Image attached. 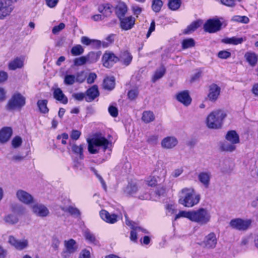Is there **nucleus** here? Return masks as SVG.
<instances>
[{
  "label": "nucleus",
  "mask_w": 258,
  "mask_h": 258,
  "mask_svg": "<svg viewBox=\"0 0 258 258\" xmlns=\"http://www.w3.org/2000/svg\"><path fill=\"white\" fill-rule=\"evenodd\" d=\"M200 195L196 193L192 188H184L180 192L178 203L183 206L191 208L197 205L200 200Z\"/></svg>",
  "instance_id": "f257e3e1"
},
{
  "label": "nucleus",
  "mask_w": 258,
  "mask_h": 258,
  "mask_svg": "<svg viewBox=\"0 0 258 258\" xmlns=\"http://www.w3.org/2000/svg\"><path fill=\"white\" fill-rule=\"evenodd\" d=\"M226 112L222 110H216L211 112L207 117L206 124L209 128H220L223 120L226 117Z\"/></svg>",
  "instance_id": "f03ea898"
},
{
  "label": "nucleus",
  "mask_w": 258,
  "mask_h": 258,
  "mask_svg": "<svg viewBox=\"0 0 258 258\" xmlns=\"http://www.w3.org/2000/svg\"><path fill=\"white\" fill-rule=\"evenodd\" d=\"M88 150L90 153L95 154L99 152L98 147H101L105 151L108 147L109 142L102 136H94L91 139H88Z\"/></svg>",
  "instance_id": "7ed1b4c3"
},
{
  "label": "nucleus",
  "mask_w": 258,
  "mask_h": 258,
  "mask_svg": "<svg viewBox=\"0 0 258 258\" xmlns=\"http://www.w3.org/2000/svg\"><path fill=\"white\" fill-rule=\"evenodd\" d=\"M211 219V215L208 210L200 208L197 210L191 211L190 220L200 225L207 224Z\"/></svg>",
  "instance_id": "20e7f679"
},
{
  "label": "nucleus",
  "mask_w": 258,
  "mask_h": 258,
  "mask_svg": "<svg viewBox=\"0 0 258 258\" xmlns=\"http://www.w3.org/2000/svg\"><path fill=\"white\" fill-rule=\"evenodd\" d=\"M25 104L26 98L20 93L15 92L8 101L6 108L9 110L21 109Z\"/></svg>",
  "instance_id": "39448f33"
},
{
  "label": "nucleus",
  "mask_w": 258,
  "mask_h": 258,
  "mask_svg": "<svg viewBox=\"0 0 258 258\" xmlns=\"http://www.w3.org/2000/svg\"><path fill=\"white\" fill-rule=\"evenodd\" d=\"M252 221L250 219H242L241 218H235L231 220L229 225L233 229L239 230H246L251 225Z\"/></svg>",
  "instance_id": "423d86ee"
},
{
  "label": "nucleus",
  "mask_w": 258,
  "mask_h": 258,
  "mask_svg": "<svg viewBox=\"0 0 258 258\" xmlns=\"http://www.w3.org/2000/svg\"><path fill=\"white\" fill-rule=\"evenodd\" d=\"M14 9L12 0H0V20L9 16Z\"/></svg>",
  "instance_id": "0eeeda50"
},
{
  "label": "nucleus",
  "mask_w": 258,
  "mask_h": 258,
  "mask_svg": "<svg viewBox=\"0 0 258 258\" xmlns=\"http://www.w3.org/2000/svg\"><path fill=\"white\" fill-rule=\"evenodd\" d=\"M64 249L62 250L61 255L62 258H69L71 254L75 252L78 248L76 242L73 239L64 241Z\"/></svg>",
  "instance_id": "6e6552de"
},
{
  "label": "nucleus",
  "mask_w": 258,
  "mask_h": 258,
  "mask_svg": "<svg viewBox=\"0 0 258 258\" xmlns=\"http://www.w3.org/2000/svg\"><path fill=\"white\" fill-rule=\"evenodd\" d=\"M18 200L25 205H30L34 203V199L33 196L23 189H18L16 193Z\"/></svg>",
  "instance_id": "1a4fd4ad"
},
{
  "label": "nucleus",
  "mask_w": 258,
  "mask_h": 258,
  "mask_svg": "<svg viewBox=\"0 0 258 258\" xmlns=\"http://www.w3.org/2000/svg\"><path fill=\"white\" fill-rule=\"evenodd\" d=\"M31 209L33 213L40 217H45L49 214L48 208L44 205L38 203L32 204Z\"/></svg>",
  "instance_id": "9d476101"
},
{
  "label": "nucleus",
  "mask_w": 258,
  "mask_h": 258,
  "mask_svg": "<svg viewBox=\"0 0 258 258\" xmlns=\"http://www.w3.org/2000/svg\"><path fill=\"white\" fill-rule=\"evenodd\" d=\"M221 23L219 20L209 19L204 25V30L206 32L212 33L220 30Z\"/></svg>",
  "instance_id": "9b49d317"
},
{
  "label": "nucleus",
  "mask_w": 258,
  "mask_h": 258,
  "mask_svg": "<svg viewBox=\"0 0 258 258\" xmlns=\"http://www.w3.org/2000/svg\"><path fill=\"white\" fill-rule=\"evenodd\" d=\"M217 239L214 233L211 232L207 235L201 242V245L207 249H213L217 244Z\"/></svg>",
  "instance_id": "f8f14e48"
},
{
  "label": "nucleus",
  "mask_w": 258,
  "mask_h": 258,
  "mask_svg": "<svg viewBox=\"0 0 258 258\" xmlns=\"http://www.w3.org/2000/svg\"><path fill=\"white\" fill-rule=\"evenodd\" d=\"M118 60V58L114 54L110 52H105L102 58L103 66L108 68L111 67Z\"/></svg>",
  "instance_id": "ddd939ff"
},
{
  "label": "nucleus",
  "mask_w": 258,
  "mask_h": 258,
  "mask_svg": "<svg viewBox=\"0 0 258 258\" xmlns=\"http://www.w3.org/2000/svg\"><path fill=\"white\" fill-rule=\"evenodd\" d=\"M8 241L10 244L20 250L26 248L29 243L27 239L18 240L13 236H9Z\"/></svg>",
  "instance_id": "4468645a"
},
{
  "label": "nucleus",
  "mask_w": 258,
  "mask_h": 258,
  "mask_svg": "<svg viewBox=\"0 0 258 258\" xmlns=\"http://www.w3.org/2000/svg\"><path fill=\"white\" fill-rule=\"evenodd\" d=\"M178 143V140L174 136H168L164 138L161 142L162 148L170 150L175 147Z\"/></svg>",
  "instance_id": "2eb2a0df"
},
{
  "label": "nucleus",
  "mask_w": 258,
  "mask_h": 258,
  "mask_svg": "<svg viewBox=\"0 0 258 258\" xmlns=\"http://www.w3.org/2000/svg\"><path fill=\"white\" fill-rule=\"evenodd\" d=\"M208 97L209 100L215 101L220 95L221 88L216 84H212L209 86Z\"/></svg>",
  "instance_id": "dca6fc26"
},
{
  "label": "nucleus",
  "mask_w": 258,
  "mask_h": 258,
  "mask_svg": "<svg viewBox=\"0 0 258 258\" xmlns=\"http://www.w3.org/2000/svg\"><path fill=\"white\" fill-rule=\"evenodd\" d=\"M176 99L184 106H188L191 102V98L187 91H183L176 95Z\"/></svg>",
  "instance_id": "f3484780"
},
{
  "label": "nucleus",
  "mask_w": 258,
  "mask_h": 258,
  "mask_svg": "<svg viewBox=\"0 0 258 258\" xmlns=\"http://www.w3.org/2000/svg\"><path fill=\"white\" fill-rule=\"evenodd\" d=\"M120 27L124 30H128L132 28L135 24V19L132 16L123 17L120 19Z\"/></svg>",
  "instance_id": "a211bd4d"
},
{
  "label": "nucleus",
  "mask_w": 258,
  "mask_h": 258,
  "mask_svg": "<svg viewBox=\"0 0 258 258\" xmlns=\"http://www.w3.org/2000/svg\"><path fill=\"white\" fill-rule=\"evenodd\" d=\"M99 95L98 87L96 85H94L88 89L86 92L85 100L88 102L93 101Z\"/></svg>",
  "instance_id": "6ab92c4d"
},
{
  "label": "nucleus",
  "mask_w": 258,
  "mask_h": 258,
  "mask_svg": "<svg viewBox=\"0 0 258 258\" xmlns=\"http://www.w3.org/2000/svg\"><path fill=\"white\" fill-rule=\"evenodd\" d=\"M100 216L102 220L109 223H114L117 221L116 214H110L107 211L102 210L100 212Z\"/></svg>",
  "instance_id": "aec40b11"
},
{
  "label": "nucleus",
  "mask_w": 258,
  "mask_h": 258,
  "mask_svg": "<svg viewBox=\"0 0 258 258\" xmlns=\"http://www.w3.org/2000/svg\"><path fill=\"white\" fill-rule=\"evenodd\" d=\"M53 95L55 99L62 104H66L68 102V98L64 94L62 91L59 88L53 90Z\"/></svg>",
  "instance_id": "412c9836"
},
{
  "label": "nucleus",
  "mask_w": 258,
  "mask_h": 258,
  "mask_svg": "<svg viewBox=\"0 0 258 258\" xmlns=\"http://www.w3.org/2000/svg\"><path fill=\"white\" fill-rule=\"evenodd\" d=\"M211 174L209 171L202 172L198 175L199 181L204 185L206 188H208L210 185Z\"/></svg>",
  "instance_id": "4be33fe9"
},
{
  "label": "nucleus",
  "mask_w": 258,
  "mask_h": 258,
  "mask_svg": "<svg viewBox=\"0 0 258 258\" xmlns=\"http://www.w3.org/2000/svg\"><path fill=\"white\" fill-rule=\"evenodd\" d=\"M12 135V129L10 127H5L0 131V142L6 143Z\"/></svg>",
  "instance_id": "5701e85b"
},
{
  "label": "nucleus",
  "mask_w": 258,
  "mask_h": 258,
  "mask_svg": "<svg viewBox=\"0 0 258 258\" xmlns=\"http://www.w3.org/2000/svg\"><path fill=\"white\" fill-rule=\"evenodd\" d=\"M24 65V60L22 58L16 57L10 61L8 64V68L10 70H16L17 69H20Z\"/></svg>",
  "instance_id": "b1692460"
},
{
  "label": "nucleus",
  "mask_w": 258,
  "mask_h": 258,
  "mask_svg": "<svg viewBox=\"0 0 258 258\" xmlns=\"http://www.w3.org/2000/svg\"><path fill=\"white\" fill-rule=\"evenodd\" d=\"M226 141L234 144H238L239 142V136L235 131H229L226 135Z\"/></svg>",
  "instance_id": "393cba45"
},
{
  "label": "nucleus",
  "mask_w": 258,
  "mask_h": 258,
  "mask_svg": "<svg viewBox=\"0 0 258 258\" xmlns=\"http://www.w3.org/2000/svg\"><path fill=\"white\" fill-rule=\"evenodd\" d=\"M244 57L251 66L254 67L256 65L257 61V56L255 53L247 52L244 55Z\"/></svg>",
  "instance_id": "a878e982"
},
{
  "label": "nucleus",
  "mask_w": 258,
  "mask_h": 258,
  "mask_svg": "<svg viewBox=\"0 0 258 258\" xmlns=\"http://www.w3.org/2000/svg\"><path fill=\"white\" fill-rule=\"evenodd\" d=\"M103 88L108 90H111L115 87V79L114 77H107L104 80Z\"/></svg>",
  "instance_id": "bb28decb"
},
{
  "label": "nucleus",
  "mask_w": 258,
  "mask_h": 258,
  "mask_svg": "<svg viewBox=\"0 0 258 258\" xmlns=\"http://www.w3.org/2000/svg\"><path fill=\"white\" fill-rule=\"evenodd\" d=\"M84 145L81 144L80 145H77L76 144H73L72 146V151L76 155H79L80 159H84Z\"/></svg>",
  "instance_id": "cd10ccee"
},
{
  "label": "nucleus",
  "mask_w": 258,
  "mask_h": 258,
  "mask_svg": "<svg viewBox=\"0 0 258 258\" xmlns=\"http://www.w3.org/2000/svg\"><path fill=\"white\" fill-rule=\"evenodd\" d=\"M165 72H166L165 68L163 66H161L159 69H157L155 71L154 75L152 77V82L155 83L157 80L162 78L164 76V75H165Z\"/></svg>",
  "instance_id": "c85d7f7f"
},
{
  "label": "nucleus",
  "mask_w": 258,
  "mask_h": 258,
  "mask_svg": "<svg viewBox=\"0 0 258 258\" xmlns=\"http://www.w3.org/2000/svg\"><path fill=\"white\" fill-rule=\"evenodd\" d=\"M201 20H197L192 22L184 30V33L189 34L192 32L195 31L198 28H199L202 24Z\"/></svg>",
  "instance_id": "c756f323"
},
{
  "label": "nucleus",
  "mask_w": 258,
  "mask_h": 258,
  "mask_svg": "<svg viewBox=\"0 0 258 258\" xmlns=\"http://www.w3.org/2000/svg\"><path fill=\"white\" fill-rule=\"evenodd\" d=\"M220 148L223 151L231 152L236 149V146L233 143H231L228 141H225L221 143Z\"/></svg>",
  "instance_id": "7c9ffc66"
},
{
  "label": "nucleus",
  "mask_w": 258,
  "mask_h": 258,
  "mask_svg": "<svg viewBox=\"0 0 258 258\" xmlns=\"http://www.w3.org/2000/svg\"><path fill=\"white\" fill-rule=\"evenodd\" d=\"M98 11L105 16H108L111 13V6L109 4H104L98 7Z\"/></svg>",
  "instance_id": "2f4dec72"
},
{
  "label": "nucleus",
  "mask_w": 258,
  "mask_h": 258,
  "mask_svg": "<svg viewBox=\"0 0 258 258\" xmlns=\"http://www.w3.org/2000/svg\"><path fill=\"white\" fill-rule=\"evenodd\" d=\"M48 101L46 99L39 100L37 104L39 111L42 113H47L49 111V109L47 106Z\"/></svg>",
  "instance_id": "473e14b6"
},
{
  "label": "nucleus",
  "mask_w": 258,
  "mask_h": 258,
  "mask_svg": "<svg viewBox=\"0 0 258 258\" xmlns=\"http://www.w3.org/2000/svg\"><path fill=\"white\" fill-rule=\"evenodd\" d=\"M142 120L146 123H149L155 119V116L153 112L151 111H145L143 113Z\"/></svg>",
  "instance_id": "72a5a7b5"
},
{
  "label": "nucleus",
  "mask_w": 258,
  "mask_h": 258,
  "mask_svg": "<svg viewBox=\"0 0 258 258\" xmlns=\"http://www.w3.org/2000/svg\"><path fill=\"white\" fill-rule=\"evenodd\" d=\"M132 59V55L127 51L123 52L120 56V61L125 66L129 65Z\"/></svg>",
  "instance_id": "f704fd0d"
},
{
  "label": "nucleus",
  "mask_w": 258,
  "mask_h": 258,
  "mask_svg": "<svg viewBox=\"0 0 258 258\" xmlns=\"http://www.w3.org/2000/svg\"><path fill=\"white\" fill-rule=\"evenodd\" d=\"M234 164L232 161L226 160L224 161V166L222 167V172L224 173H230L234 169Z\"/></svg>",
  "instance_id": "c9c22d12"
},
{
  "label": "nucleus",
  "mask_w": 258,
  "mask_h": 258,
  "mask_svg": "<svg viewBox=\"0 0 258 258\" xmlns=\"http://www.w3.org/2000/svg\"><path fill=\"white\" fill-rule=\"evenodd\" d=\"M181 4V0H169L168 3V6L169 9L172 11L178 10Z\"/></svg>",
  "instance_id": "e433bc0d"
},
{
  "label": "nucleus",
  "mask_w": 258,
  "mask_h": 258,
  "mask_svg": "<svg viewBox=\"0 0 258 258\" xmlns=\"http://www.w3.org/2000/svg\"><path fill=\"white\" fill-rule=\"evenodd\" d=\"M243 39L242 38H237L232 37L229 38H226L223 40V42L227 44H232L233 45H237L243 42Z\"/></svg>",
  "instance_id": "4c0bfd02"
},
{
  "label": "nucleus",
  "mask_w": 258,
  "mask_h": 258,
  "mask_svg": "<svg viewBox=\"0 0 258 258\" xmlns=\"http://www.w3.org/2000/svg\"><path fill=\"white\" fill-rule=\"evenodd\" d=\"M4 221L8 224L13 225L17 223L19 219L17 216L10 214L5 217Z\"/></svg>",
  "instance_id": "58836bf2"
},
{
  "label": "nucleus",
  "mask_w": 258,
  "mask_h": 258,
  "mask_svg": "<svg viewBox=\"0 0 258 258\" xmlns=\"http://www.w3.org/2000/svg\"><path fill=\"white\" fill-rule=\"evenodd\" d=\"M127 7L124 4L120 5L117 6L116 9V14L119 19L123 18L127 12Z\"/></svg>",
  "instance_id": "ea45409f"
},
{
  "label": "nucleus",
  "mask_w": 258,
  "mask_h": 258,
  "mask_svg": "<svg viewBox=\"0 0 258 258\" xmlns=\"http://www.w3.org/2000/svg\"><path fill=\"white\" fill-rule=\"evenodd\" d=\"M84 51L83 47L81 45L78 44L72 48L71 52L73 56H77L83 54Z\"/></svg>",
  "instance_id": "a19ab883"
},
{
  "label": "nucleus",
  "mask_w": 258,
  "mask_h": 258,
  "mask_svg": "<svg viewBox=\"0 0 258 258\" xmlns=\"http://www.w3.org/2000/svg\"><path fill=\"white\" fill-rule=\"evenodd\" d=\"M138 190V187L136 185L130 184L125 188L124 192L125 194L133 196Z\"/></svg>",
  "instance_id": "79ce46f5"
},
{
  "label": "nucleus",
  "mask_w": 258,
  "mask_h": 258,
  "mask_svg": "<svg viewBox=\"0 0 258 258\" xmlns=\"http://www.w3.org/2000/svg\"><path fill=\"white\" fill-rule=\"evenodd\" d=\"M86 56L88 58L87 61H89L90 63H93L96 62L98 60L100 54L94 52H90Z\"/></svg>",
  "instance_id": "37998d69"
},
{
  "label": "nucleus",
  "mask_w": 258,
  "mask_h": 258,
  "mask_svg": "<svg viewBox=\"0 0 258 258\" xmlns=\"http://www.w3.org/2000/svg\"><path fill=\"white\" fill-rule=\"evenodd\" d=\"M63 81L66 85H72L76 82V76L73 75H66Z\"/></svg>",
  "instance_id": "c03bdc74"
},
{
  "label": "nucleus",
  "mask_w": 258,
  "mask_h": 258,
  "mask_svg": "<svg viewBox=\"0 0 258 258\" xmlns=\"http://www.w3.org/2000/svg\"><path fill=\"white\" fill-rule=\"evenodd\" d=\"M162 6L163 2L161 0H153L152 8L155 12L158 13L160 11Z\"/></svg>",
  "instance_id": "a18cd8bd"
},
{
  "label": "nucleus",
  "mask_w": 258,
  "mask_h": 258,
  "mask_svg": "<svg viewBox=\"0 0 258 258\" xmlns=\"http://www.w3.org/2000/svg\"><path fill=\"white\" fill-rule=\"evenodd\" d=\"M195 41L192 38L186 39L182 41V47L183 49H187L195 46Z\"/></svg>",
  "instance_id": "49530a36"
},
{
  "label": "nucleus",
  "mask_w": 258,
  "mask_h": 258,
  "mask_svg": "<svg viewBox=\"0 0 258 258\" xmlns=\"http://www.w3.org/2000/svg\"><path fill=\"white\" fill-rule=\"evenodd\" d=\"M232 20L234 22H240L243 24H247L249 22V18L245 16H234L233 17Z\"/></svg>",
  "instance_id": "de8ad7c7"
},
{
  "label": "nucleus",
  "mask_w": 258,
  "mask_h": 258,
  "mask_svg": "<svg viewBox=\"0 0 258 258\" xmlns=\"http://www.w3.org/2000/svg\"><path fill=\"white\" fill-rule=\"evenodd\" d=\"M88 59V58L86 56L76 58L74 60V65L76 66H82L87 62Z\"/></svg>",
  "instance_id": "09e8293b"
},
{
  "label": "nucleus",
  "mask_w": 258,
  "mask_h": 258,
  "mask_svg": "<svg viewBox=\"0 0 258 258\" xmlns=\"http://www.w3.org/2000/svg\"><path fill=\"white\" fill-rule=\"evenodd\" d=\"M81 42L82 44L86 45H90L92 42H95L98 45H100L101 44L100 41L98 40H91L86 36L82 37L81 39Z\"/></svg>",
  "instance_id": "8fccbe9b"
},
{
  "label": "nucleus",
  "mask_w": 258,
  "mask_h": 258,
  "mask_svg": "<svg viewBox=\"0 0 258 258\" xmlns=\"http://www.w3.org/2000/svg\"><path fill=\"white\" fill-rule=\"evenodd\" d=\"M190 214L191 211L188 212L185 211H181L179 212L178 214L176 215L174 220H176L177 219L179 218L184 217L190 220Z\"/></svg>",
  "instance_id": "3c124183"
},
{
  "label": "nucleus",
  "mask_w": 258,
  "mask_h": 258,
  "mask_svg": "<svg viewBox=\"0 0 258 258\" xmlns=\"http://www.w3.org/2000/svg\"><path fill=\"white\" fill-rule=\"evenodd\" d=\"M84 235L85 238L93 243H96V240L95 236L89 231L86 230L84 232Z\"/></svg>",
  "instance_id": "603ef678"
},
{
  "label": "nucleus",
  "mask_w": 258,
  "mask_h": 258,
  "mask_svg": "<svg viewBox=\"0 0 258 258\" xmlns=\"http://www.w3.org/2000/svg\"><path fill=\"white\" fill-rule=\"evenodd\" d=\"M66 211L68 212L71 215L76 217H78L80 215V212L79 209L71 206L67 208Z\"/></svg>",
  "instance_id": "864d4df0"
},
{
  "label": "nucleus",
  "mask_w": 258,
  "mask_h": 258,
  "mask_svg": "<svg viewBox=\"0 0 258 258\" xmlns=\"http://www.w3.org/2000/svg\"><path fill=\"white\" fill-rule=\"evenodd\" d=\"M22 143V140L21 138L18 136L15 137L12 141V146L15 148L20 147Z\"/></svg>",
  "instance_id": "5fc2aeb1"
},
{
  "label": "nucleus",
  "mask_w": 258,
  "mask_h": 258,
  "mask_svg": "<svg viewBox=\"0 0 258 258\" xmlns=\"http://www.w3.org/2000/svg\"><path fill=\"white\" fill-rule=\"evenodd\" d=\"M133 230L131 231L130 239L132 241L136 242L137 240V233L136 230L141 229L140 227H136V228L132 229Z\"/></svg>",
  "instance_id": "6e6d98bb"
},
{
  "label": "nucleus",
  "mask_w": 258,
  "mask_h": 258,
  "mask_svg": "<svg viewBox=\"0 0 258 258\" xmlns=\"http://www.w3.org/2000/svg\"><path fill=\"white\" fill-rule=\"evenodd\" d=\"M218 56L221 59H227L231 56V53L227 50H222L218 52Z\"/></svg>",
  "instance_id": "4d7b16f0"
},
{
  "label": "nucleus",
  "mask_w": 258,
  "mask_h": 258,
  "mask_svg": "<svg viewBox=\"0 0 258 258\" xmlns=\"http://www.w3.org/2000/svg\"><path fill=\"white\" fill-rule=\"evenodd\" d=\"M65 25L63 23H60L58 25L54 27L52 30V33L54 34H58L60 31L63 29Z\"/></svg>",
  "instance_id": "13d9d810"
},
{
  "label": "nucleus",
  "mask_w": 258,
  "mask_h": 258,
  "mask_svg": "<svg viewBox=\"0 0 258 258\" xmlns=\"http://www.w3.org/2000/svg\"><path fill=\"white\" fill-rule=\"evenodd\" d=\"M60 241L58 238L53 237L52 239L51 247L54 250H57L60 244Z\"/></svg>",
  "instance_id": "bf43d9fd"
},
{
  "label": "nucleus",
  "mask_w": 258,
  "mask_h": 258,
  "mask_svg": "<svg viewBox=\"0 0 258 258\" xmlns=\"http://www.w3.org/2000/svg\"><path fill=\"white\" fill-rule=\"evenodd\" d=\"M139 91L137 89H132L128 92V97L131 100L135 99L138 96Z\"/></svg>",
  "instance_id": "052dcab7"
},
{
  "label": "nucleus",
  "mask_w": 258,
  "mask_h": 258,
  "mask_svg": "<svg viewBox=\"0 0 258 258\" xmlns=\"http://www.w3.org/2000/svg\"><path fill=\"white\" fill-rule=\"evenodd\" d=\"M108 112L111 116H112L113 117H116L118 115V109L116 107L113 106H110L108 108Z\"/></svg>",
  "instance_id": "680f3d73"
},
{
  "label": "nucleus",
  "mask_w": 258,
  "mask_h": 258,
  "mask_svg": "<svg viewBox=\"0 0 258 258\" xmlns=\"http://www.w3.org/2000/svg\"><path fill=\"white\" fill-rule=\"evenodd\" d=\"M76 82L80 83H83L85 80V76L84 75L83 72H78L76 75Z\"/></svg>",
  "instance_id": "e2e57ef3"
},
{
  "label": "nucleus",
  "mask_w": 258,
  "mask_h": 258,
  "mask_svg": "<svg viewBox=\"0 0 258 258\" xmlns=\"http://www.w3.org/2000/svg\"><path fill=\"white\" fill-rule=\"evenodd\" d=\"M132 10H133L134 14L137 17H138V15H139L142 11V8L136 5H132Z\"/></svg>",
  "instance_id": "0e129e2a"
},
{
  "label": "nucleus",
  "mask_w": 258,
  "mask_h": 258,
  "mask_svg": "<svg viewBox=\"0 0 258 258\" xmlns=\"http://www.w3.org/2000/svg\"><path fill=\"white\" fill-rule=\"evenodd\" d=\"M81 135V132L78 130H73L71 134V138L74 140H77Z\"/></svg>",
  "instance_id": "69168bd1"
},
{
  "label": "nucleus",
  "mask_w": 258,
  "mask_h": 258,
  "mask_svg": "<svg viewBox=\"0 0 258 258\" xmlns=\"http://www.w3.org/2000/svg\"><path fill=\"white\" fill-rule=\"evenodd\" d=\"M158 137L156 135L150 136L147 139V142L150 144H156L158 141Z\"/></svg>",
  "instance_id": "338daca9"
},
{
  "label": "nucleus",
  "mask_w": 258,
  "mask_h": 258,
  "mask_svg": "<svg viewBox=\"0 0 258 258\" xmlns=\"http://www.w3.org/2000/svg\"><path fill=\"white\" fill-rule=\"evenodd\" d=\"M79 258H90V252L89 250L83 249L80 253Z\"/></svg>",
  "instance_id": "774afa93"
}]
</instances>
